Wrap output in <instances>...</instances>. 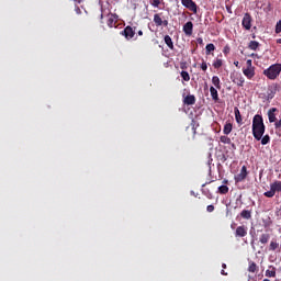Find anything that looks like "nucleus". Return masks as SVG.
I'll use <instances>...</instances> for the list:
<instances>
[{
	"label": "nucleus",
	"instance_id": "1",
	"mask_svg": "<svg viewBox=\"0 0 281 281\" xmlns=\"http://www.w3.org/2000/svg\"><path fill=\"white\" fill-rule=\"evenodd\" d=\"M266 126L262 115L256 114L252 119V135L257 142H260L265 135Z\"/></svg>",
	"mask_w": 281,
	"mask_h": 281
},
{
	"label": "nucleus",
	"instance_id": "2",
	"mask_svg": "<svg viewBox=\"0 0 281 281\" xmlns=\"http://www.w3.org/2000/svg\"><path fill=\"white\" fill-rule=\"evenodd\" d=\"M281 64H274L270 66L268 69L263 70V74L269 78V80H276L278 76H280Z\"/></svg>",
	"mask_w": 281,
	"mask_h": 281
},
{
	"label": "nucleus",
	"instance_id": "3",
	"mask_svg": "<svg viewBox=\"0 0 281 281\" xmlns=\"http://www.w3.org/2000/svg\"><path fill=\"white\" fill-rule=\"evenodd\" d=\"M181 3L184 8L193 12V14H196L198 12L196 2H194L193 0H181Z\"/></svg>",
	"mask_w": 281,
	"mask_h": 281
},
{
	"label": "nucleus",
	"instance_id": "4",
	"mask_svg": "<svg viewBox=\"0 0 281 281\" xmlns=\"http://www.w3.org/2000/svg\"><path fill=\"white\" fill-rule=\"evenodd\" d=\"M249 172L247 171V166H243L240 172L235 176L236 183H240L247 179Z\"/></svg>",
	"mask_w": 281,
	"mask_h": 281
},
{
	"label": "nucleus",
	"instance_id": "5",
	"mask_svg": "<svg viewBox=\"0 0 281 281\" xmlns=\"http://www.w3.org/2000/svg\"><path fill=\"white\" fill-rule=\"evenodd\" d=\"M251 21H254V19L251 18V14L245 13L241 20V25L244 30H247V31L251 30Z\"/></svg>",
	"mask_w": 281,
	"mask_h": 281
},
{
	"label": "nucleus",
	"instance_id": "6",
	"mask_svg": "<svg viewBox=\"0 0 281 281\" xmlns=\"http://www.w3.org/2000/svg\"><path fill=\"white\" fill-rule=\"evenodd\" d=\"M121 34L125 36L126 41H131V38H135V27L126 26Z\"/></svg>",
	"mask_w": 281,
	"mask_h": 281
},
{
	"label": "nucleus",
	"instance_id": "7",
	"mask_svg": "<svg viewBox=\"0 0 281 281\" xmlns=\"http://www.w3.org/2000/svg\"><path fill=\"white\" fill-rule=\"evenodd\" d=\"M154 23L157 27H161V25H164V27H168V20H162L161 14L159 13L154 15Z\"/></svg>",
	"mask_w": 281,
	"mask_h": 281
},
{
	"label": "nucleus",
	"instance_id": "8",
	"mask_svg": "<svg viewBox=\"0 0 281 281\" xmlns=\"http://www.w3.org/2000/svg\"><path fill=\"white\" fill-rule=\"evenodd\" d=\"M276 113H278V108H271L269 111H268V120L270 122V124H276V122H278V117H276Z\"/></svg>",
	"mask_w": 281,
	"mask_h": 281
},
{
	"label": "nucleus",
	"instance_id": "9",
	"mask_svg": "<svg viewBox=\"0 0 281 281\" xmlns=\"http://www.w3.org/2000/svg\"><path fill=\"white\" fill-rule=\"evenodd\" d=\"M236 238H245L247 236V227L246 226H238L235 231Z\"/></svg>",
	"mask_w": 281,
	"mask_h": 281
},
{
	"label": "nucleus",
	"instance_id": "10",
	"mask_svg": "<svg viewBox=\"0 0 281 281\" xmlns=\"http://www.w3.org/2000/svg\"><path fill=\"white\" fill-rule=\"evenodd\" d=\"M243 74H244V76H246V78H248V80H251V78H254V76H256V68H254V67L244 68Z\"/></svg>",
	"mask_w": 281,
	"mask_h": 281
},
{
	"label": "nucleus",
	"instance_id": "11",
	"mask_svg": "<svg viewBox=\"0 0 281 281\" xmlns=\"http://www.w3.org/2000/svg\"><path fill=\"white\" fill-rule=\"evenodd\" d=\"M183 104H187L188 106H192L193 104H196V97H194V94H189L184 97Z\"/></svg>",
	"mask_w": 281,
	"mask_h": 281
},
{
	"label": "nucleus",
	"instance_id": "12",
	"mask_svg": "<svg viewBox=\"0 0 281 281\" xmlns=\"http://www.w3.org/2000/svg\"><path fill=\"white\" fill-rule=\"evenodd\" d=\"M194 29V24L192 22H187L183 25V32L187 36H192V30Z\"/></svg>",
	"mask_w": 281,
	"mask_h": 281
},
{
	"label": "nucleus",
	"instance_id": "13",
	"mask_svg": "<svg viewBox=\"0 0 281 281\" xmlns=\"http://www.w3.org/2000/svg\"><path fill=\"white\" fill-rule=\"evenodd\" d=\"M117 22V14L111 13L108 19V25L110 27H115V23Z\"/></svg>",
	"mask_w": 281,
	"mask_h": 281
},
{
	"label": "nucleus",
	"instance_id": "14",
	"mask_svg": "<svg viewBox=\"0 0 281 281\" xmlns=\"http://www.w3.org/2000/svg\"><path fill=\"white\" fill-rule=\"evenodd\" d=\"M234 131V125L231 122H226L223 128L224 135H229Z\"/></svg>",
	"mask_w": 281,
	"mask_h": 281
},
{
	"label": "nucleus",
	"instance_id": "15",
	"mask_svg": "<svg viewBox=\"0 0 281 281\" xmlns=\"http://www.w3.org/2000/svg\"><path fill=\"white\" fill-rule=\"evenodd\" d=\"M233 82L237 85V87H243L245 85V78L243 77V75H238L237 77H235Z\"/></svg>",
	"mask_w": 281,
	"mask_h": 281
},
{
	"label": "nucleus",
	"instance_id": "16",
	"mask_svg": "<svg viewBox=\"0 0 281 281\" xmlns=\"http://www.w3.org/2000/svg\"><path fill=\"white\" fill-rule=\"evenodd\" d=\"M270 188L273 190V192H281V181L276 180L273 183L270 184Z\"/></svg>",
	"mask_w": 281,
	"mask_h": 281
},
{
	"label": "nucleus",
	"instance_id": "17",
	"mask_svg": "<svg viewBox=\"0 0 281 281\" xmlns=\"http://www.w3.org/2000/svg\"><path fill=\"white\" fill-rule=\"evenodd\" d=\"M234 113H235V120L237 124H243V115H240V110L238 108H234Z\"/></svg>",
	"mask_w": 281,
	"mask_h": 281
},
{
	"label": "nucleus",
	"instance_id": "18",
	"mask_svg": "<svg viewBox=\"0 0 281 281\" xmlns=\"http://www.w3.org/2000/svg\"><path fill=\"white\" fill-rule=\"evenodd\" d=\"M210 93H211L212 100H214V102H218V90H216V88L214 87H211Z\"/></svg>",
	"mask_w": 281,
	"mask_h": 281
},
{
	"label": "nucleus",
	"instance_id": "19",
	"mask_svg": "<svg viewBox=\"0 0 281 281\" xmlns=\"http://www.w3.org/2000/svg\"><path fill=\"white\" fill-rule=\"evenodd\" d=\"M165 43L169 49H175V43L172 42V37H170V35L165 36Z\"/></svg>",
	"mask_w": 281,
	"mask_h": 281
},
{
	"label": "nucleus",
	"instance_id": "20",
	"mask_svg": "<svg viewBox=\"0 0 281 281\" xmlns=\"http://www.w3.org/2000/svg\"><path fill=\"white\" fill-rule=\"evenodd\" d=\"M270 238L271 236L269 234H262L259 238V243H261V245H267Z\"/></svg>",
	"mask_w": 281,
	"mask_h": 281
},
{
	"label": "nucleus",
	"instance_id": "21",
	"mask_svg": "<svg viewBox=\"0 0 281 281\" xmlns=\"http://www.w3.org/2000/svg\"><path fill=\"white\" fill-rule=\"evenodd\" d=\"M218 194H227L229 192V187L223 184L217 188Z\"/></svg>",
	"mask_w": 281,
	"mask_h": 281
},
{
	"label": "nucleus",
	"instance_id": "22",
	"mask_svg": "<svg viewBox=\"0 0 281 281\" xmlns=\"http://www.w3.org/2000/svg\"><path fill=\"white\" fill-rule=\"evenodd\" d=\"M240 216H241V218H245L246 221H249V218H251V211L243 210L240 212Z\"/></svg>",
	"mask_w": 281,
	"mask_h": 281
},
{
	"label": "nucleus",
	"instance_id": "23",
	"mask_svg": "<svg viewBox=\"0 0 281 281\" xmlns=\"http://www.w3.org/2000/svg\"><path fill=\"white\" fill-rule=\"evenodd\" d=\"M248 47L252 52H256V49H258V47H260V43H258L256 41H250L249 44H248Z\"/></svg>",
	"mask_w": 281,
	"mask_h": 281
},
{
	"label": "nucleus",
	"instance_id": "24",
	"mask_svg": "<svg viewBox=\"0 0 281 281\" xmlns=\"http://www.w3.org/2000/svg\"><path fill=\"white\" fill-rule=\"evenodd\" d=\"M216 49V46H214V44H207L205 46V54L206 56H210V54H212V52H214Z\"/></svg>",
	"mask_w": 281,
	"mask_h": 281
},
{
	"label": "nucleus",
	"instance_id": "25",
	"mask_svg": "<svg viewBox=\"0 0 281 281\" xmlns=\"http://www.w3.org/2000/svg\"><path fill=\"white\" fill-rule=\"evenodd\" d=\"M212 85H214L215 88L221 89V78H218V76H213Z\"/></svg>",
	"mask_w": 281,
	"mask_h": 281
},
{
	"label": "nucleus",
	"instance_id": "26",
	"mask_svg": "<svg viewBox=\"0 0 281 281\" xmlns=\"http://www.w3.org/2000/svg\"><path fill=\"white\" fill-rule=\"evenodd\" d=\"M261 139V145L262 146H267V144H269L271 142V136H269V134H266L263 137L260 138Z\"/></svg>",
	"mask_w": 281,
	"mask_h": 281
},
{
	"label": "nucleus",
	"instance_id": "27",
	"mask_svg": "<svg viewBox=\"0 0 281 281\" xmlns=\"http://www.w3.org/2000/svg\"><path fill=\"white\" fill-rule=\"evenodd\" d=\"M271 270L266 271L267 278H276V267H270Z\"/></svg>",
	"mask_w": 281,
	"mask_h": 281
},
{
	"label": "nucleus",
	"instance_id": "28",
	"mask_svg": "<svg viewBox=\"0 0 281 281\" xmlns=\"http://www.w3.org/2000/svg\"><path fill=\"white\" fill-rule=\"evenodd\" d=\"M213 67H214V69H221V67H223V59L216 58V59L213 61Z\"/></svg>",
	"mask_w": 281,
	"mask_h": 281
},
{
	"label": "nucleus",
	"instance_id": "29",
	"mask_svg": "<svg viewBox=\"0 0 281 281\" xmlns=\"http://www.w3.org/2000/svg\"><path fill=\"white\" fill-rule=\"evenodd\" d=\"M180 75H181L182 80H184V82H190V74L188 71L182 70L180 72Z\"/></svg>",
	"mask_w": 281,
	"mask_h": 281
},
{
	"label": "nucleus",
	"instance_id": "30",
	"mask_svg": "<svg viewBox=\"0 0 281 281\" xmlns=\"http://www.w3.org/2000/svg\"><path fill=\"white\" fill-rule=\"evenodd\" d=\"M248 271L249 273H256V271H258V266L256 265V262L249 263Z\"/></svg>",
	"mask_w": 281,
	"mask_h": 281
},
{
	"label": "nucleus",
	"instance_id": "31",
	"mask_svg": "<svg viewBox=\"0 0 281 281\" xmlns=\"http://www.w3.org/2000/svg\"><path fill=\"white\" fill-rule=\"evenodd\" d=\"M220 142L222 144H232V138H229V136H227V135H224V136L220 137Z\"/></svg>",
	"mask_w": 281,
	"mask_h": 281
},
{
	"label": "nucleus",
	"instance_id": "32",
	"mask_svg": "<svg viewBox=\"0 0 281 281\" xmlns=\"http://www.w3.org/2000/svg\"><path fill=\"white\" fill-rule=\"evenodd\" d=\"M149 3L153 5V8H159V5L164 3V0H150Z\"/></svg>",
	"mask_w": 281,
	"mask_h": 281
},
{
	"label": "nucleus",
	"instance_id": "33",
	"mask_svg": "<svg viewBox=\"0 0 281 281\" xmlns=\"http://www.w3.org/2000/svg\"><path fill=\"white\" fill-rule=\"evenodd\" d=\"M279 247H280V244H279V243L271 241V243H270V246H269V250H270V251H276V249H279Z\"/></svg>",
	"mask_w": 281,
	"mask_h": 281
},
{
	"label": "nucleus",
	"instance_id": "34",
	"mask_svg": "<svg viewBox=\"0 0 281 281\" xmlns=\"http://www.w3.org/2000/svg\"><path fill=\"white\" fill-rule=\"evenodd\" d=\"M263 195H266L267 199H273V196H276V193L273 192L272 188L270 187V190L265 192Z\"/></svg>",
	"mask_w": 281,
	"mask_h": 281
},
{
	"label": "nucleus",
	"instance_id": "35",
	"mask_svg": "<svg viewBox=\"0 0 281 281\" xmlns=\"http://www.w3.org/2000/svg\"><path fill=\"white\" fill-rule=\"evenodd\" d=\"M280 33H281V20L276 24V34H280Z\"/></svg>",
	"mask_w": 281,
	"mask_h": 281
},
{
	"label": "nucleus",
	"instance_id": "36",
	"mask_svg": "<svg viewBox=\"0 0 281 281\" xmlns=\"http://www.w3.org/2000/svg\"><path fill=\"white\" fill-rule=\"evenodd\" d=\"M229 52H232V48L229 47V45L224 46V48H223V54H224L225 56H227V54H229Z\"/></svg>",
	"mask_w": 281,
	"mask_h": 281
},
{
	"label": "nucleus",
	"instance_id": "37",
	"mask_svg": "<svg viewBox=\"0 0 281 281\" xmlns=\"http://www.w3.org/2000/svg\"><path fill=\"white\" fill-rule=\"evenodd\" d=\"M180 69H182V71H186V69H188V63L186 61L180 63Z\"/></svg>",
	"mask_w": 281,
	"mask_h": 281
},
{
	"label": "nucleus",
	"instance_id": "38",
	"mask_svg": "<svg viewBox=\"0 0 281 281\" xmlns=\"http://www.w3.org/2000/svg\"><path fill=\"white\" fill-rule=\"evenodd\" d=\"M201 69H202V71H207V63L202 61Z\"/></svg>",
	"mask_w": 281,
	"mask_h": 281
},
{
	"label": "nucleus",
	"instance_id": "39",
	"mask_svg": "<svg viewBox=\"0 0 281 281\" xmlns=\"http://www.w3.org/2000/svg\"><path fill=\"white\" fill-rule=\"evenodd\" d=\"M214 210H215V207H214V205H212V204H210V205L206 206V212H209V213L214 212Z\"/></svg>",
	"mask_w": 281,
	"mask_h": 281
},
{
	"label": "nucleus",
	"instance_id": "40",
	"mask_svg": "<svg viewBox=\"0 0 281 281\" xmlns=\"http://www.w3.org/2000/svg\"><path fill=\"white\" fill-rule=\"evenodd\" d=\"M205 196H206V199H209V200L214 199V194H212V192L205 193Z\"/></svg>",
	"mask_w": 281,
	"mask_h": 281
},
{
	"label": "nucleus",
	"instance_id": "41",
	"mask_svg": "<svg viewBox=\"0 0 281 281\" xmlns=\"http://www.w3.org/2000/svg\"><path fill=\"white\" fill-rule=\"evenodd\" d=\"M276 128H281V119L274 123Z\"/></svg>",
	"mask_w": 281,
	"mask_h": 281
},
{
	"label": "nucleus",
	"instance_id": "42",
	"mask_svg": "<svg viewBox=\"0 0 281 281\" xmlns=\"http://www.w3.org/2000/svg\"><path fill=\"white\" fill-rule=\"evenodd\" d=\"M75 12L76 14H82V10H80V7H76Z\"/></svg>",
	"mask_w": 281,
	"mask_h": 281
},
{
	"label": "nucleus",
	"instance_id": "43",
	"mask_svg": "<svg viewBox=\"0 0 281 281\" xmlns=\"http://www.w3.org/2000/svg\"><path fill=\"white\" fill-rule=\"evenodd\" d=\"M246 65H247L248 67H254V66H251V59H248V60L246 61Z\"/></svg>",
	"mask_w": 281,
	"mask_h": 281
},
{
	"label": "nucleus",
	"instance_id": "44",
	"mask_svg": "<svg viewBox=\"0 0 281 281\" xmlns=\"http://www.w3.org/2000/svg\"><path fill=\"white\" fill-rule=\"evenodd\" d=\"M138 36H144V32L143 31H138Z\"/></svg>",
	"mask_w": 281,
	"mask_h": 281
},
{
	"label": "nucleus",
	"instance_id": "45",
	"mask_svg": "<svg viewBox=\"0 0 281 281\" xmlns=\"http://www.w3.org/2000/svg\"><path fill=\"white\" fill-rule=\"evenodd\" d=\"M221 274H222V276H227V272H225V270H222V271H221Z\"/></svg>",
	"mask_w": 281,
	"mask_h": 281
},
{
	"label": "nucleus",
	"instance_id": "46",
	"mask_svg": "<svg viewBox=\"0 0 281 281\" xmlns=\"http://www.w3.org/2000/svg\"><path fill=\"white\" fill-rule=\"evenodd\" d=\"M232 148L236 150V144L232 143Z\"/></svg>",
	"mask_w": 281,
	"mask_h": 281
},
{
	"label": "nucleus",
	"instance_id": "47",
	"mask_svg": "<svg viewBox=\"0 0 281 281\" xmlns=\"http://www.w3.org/2000/svg\"><path fill=\"white\" fill-rule=\"evenodd\" d=\"M222 268H223V269H227V265L223 263V265H222Z\"/></svg>",
	"mask_w": 281,
	"mask_h": 281
},
{
	"label": "nucleus",
	"instance_id": "48",
	"mask_svg": "<svg viewBox=\"0 0 281 281\" xmlns=\"http://www.w3.org/2000/svg\"><path fill=\"white\" fill-rule=\"evenodd\" d=\"M277 43H278L279 45H281V38H278V40H277Z\"/></svg>",
	"mask_w": 281,
	"mask_h": 281
},
{
	"label": "nucleus",
	"instance_id": "49",
	"mask_svg": "<svg viewBox=\"0 0 281 281\" xmlns=\"http://www.w3.org/2000/svg\"><path fill=\"white\" fill-rule=\"evenodd\" d=\"M198 43H203V38H198Z\"/></svg>",
	"mask_w": 281,
	"mask_h": 281
},
{
	"label": "nucleus",
	"instance_id": "50",
	"mask_svg": "<svg viewBox=\"0 0 281 281\" xmlns=\"http://www.w3.org/2000/svg\"><path fill=\"white\" fill-rule=\"evenodd\" d=\"M223 183H229V181L228 180H224Z\"/></svg>",
	"mask_w": 281,
	"mask_h": 281
},
{
	"label": "nucleus",
	"instance_id": "51",
	"mask_svg": "<svg viewBox=\"0 0 281 281\" xmlns=\"http://www.w3.org/2000/svg\"><path fill=\"white\" fill-rule=\"evenodd\" d=\"M234 65H236V67H238V61H235Z\"/></svg>",
	"mask_w": 281,
	"mask_h": 281
},
{
	"label": "nucleus",
	"instance_id": "52",
	"mask_svg": "<svg viewBox=\"0 0 281 281\" xmlns=\"http://www.w3.org/2000/svg\"><path fill=\"white\" fill-rule=\"evenodd\" d=\"M262 281H271V280H269V279H263Z\"/></svg>",
	"mask_w": 281,
	"mask_h": 281
},
{
	"label": "nucleus",
	"instance_id": "53",
	"mask_svg": "<svg viewBox=\"0 0 281 281\" xmlns=\"http://www.w3.org/2000/svg\"><path fill=\"white\" fill-rule=\"evenodd\" d=\"M231 227H232V229H234V224H233V225H231Z\"/></svg>",
	"mask_w": 281,
	"mask_h": 281
},
{
	"label": "nucleus",
	"instance_id": "54",
	"mask_svg": "<svg viewBox=\"0 0 281 281\" xmlns=\"http://www.w3.org/2000/svg\"><path fill=\"white\" fill-rule=\"evenodd\" d=\"M103 16H104V15H103V14H101V19H103Z\"/></svg>",
	"mask_w": 281,
	"mask_h": 281
}]
</instances>
